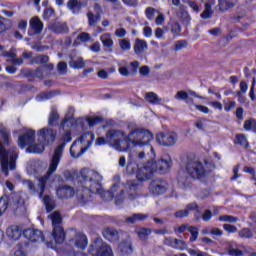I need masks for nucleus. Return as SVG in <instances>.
<instances>
[{
  "instance_id": "1",
  "label": "nucleus",
  "mask_w": 256,
  "mask_h": 256,
  "mask_svg": "<svg viewBox=\"0 0 256 256\" xmlns=\"http://www.w3.org/2000/svg\"><path fill=\"white\" fill-rule=\"evenodd\" d=\"M153 133L145 128H134L129 134L121 130H109L105 137L97 139V145H108L120 152H127L132 147H145L153 141Z\"/></svg>"
},
{
  "instance_id": "2",
  "label": "nucleus",
  "mask_w": 256,
  "mask_h": 256,
  "mask_svg": "<svg viewBox=\"0 0 256 256\" xmlns=\"http://www.w3.org/2000/svg\"><path fill=\"white\" fill-rule=\"evenodd\" d=\"M207 176V170L201 161L189 160L186 163L185 170L178 172V185L182 189H191L193 179H203Z\"/></svg>"
},
{
  "instance_id": "3",
  "label": "nucleus",
  "mask_w": 256,
  "mask_h": 256,
  "mask_svg": "<svg viewBox=\"0 0 256 256\" xmlns=\"http://www.w3.org/2000/svg\"><path fill=\"white\" fill-rule=\"evenodd\" d=\"M7 209H11L15 215L21 216L27 213L25 206V199L17 192L4 195L0 198V216L5 213Z\"/></svg>"
},
{
  "instance_id": "4",
  "label": "nucleus",
  "mask_w": 256,
  "mask_h": 256,
  "mask_svg": "<svg viewBox=\"0 0 256 256\" xmlns=\"http://www.w3.org/2000/svg\"><path fill=\"white\" fill-rule=\"evenodd\" d=\"M17 159H19V150H17V147H11L7 150L5 149L3 142L0 141V163L4 175H9V170L15 171L17 167Z\"/></svg>"
},
{
  "instance_id": "5",
  "label": "nucleus",
  "mask_w": 256,
  "mask_h": 256,
  "mask_svg": "<svg viewBox=\"0 0 256 256\" xmlns=\"http://www.w3.org/2000/svg\"><path fill=\"white\" fill-rule=\"evenodd\" d=\"M71 139V133L66 132L63 135V142L54 148V152L50 159L48 175H53V173L57 171V167L59 166V163L61 162V157H63V152L65 151V146L67 145V143H71Z\"/></svg>"
},
{
  "instance_id": "6",
  "label": "nucleus",
  "mask_w": 256,
  "mask_h": 256,
  "mask_svg": "<svg viewBox=\"0 0 256 256\" xmlns=\"http://www.w3.org/2000/svg\"><path fill=\"white\" fill-rule=\"evenodd\" d=\"M51 175L52 174H49L48 168L47 173L38 179V189L35 187V183L31 180H23L22 184L27 187L30 195H37L38 193L39 199H43V193H45V187H47V181H49V177H51Z\"/></svg>"
},
{
  "instance_id": "7",
  "label": "nucleus",
  "mask_w": 256,
  "mask_h": 256,
  "mask_svg": "<svg viewBox=\"0 0 256 256\" xmlns=\"http://www.w3.org/2000/svg\"><path fill=\"white\" fill-rule=\"evenodd\" d=\"M49 217L53 225L52 236L54 241L58 245H61V243H64L65 241V230H63V226H61L63 218H61V214L59 212H54L50 214Z\"/></svg>"
},
{
  "instance_id": "8",
  "label": "nucleus",
  "mask_w": 256,
  "mask_h": 256,
  "mask_svg": "<svg viewBox=\"0 0 256 256\" xmlns=\"http://www.w3.org/2000/svg\"><path fill=\"white\" fill-rule=\"evenodd\" d=\"M80 183H85V187L87 191L90 193H97V172L95 170L84 168L80 171V175L78 176Z\"/></svg>"
},
{
  "instance_id": "9",
  "label": "nucleus",
  "mask_w": 256,
  "mask_h": 256,
  "mask_svg": "<svg viewBox=\"0 0 256 256\" xmlns=\"http://www.w3.org/2000/svg\"><path fill=\"white\" fill-rule=\"evenodd\" d=\"M94 139H95V134H93V132H86L82 134L81 137L78 139V141H80V143H87V145L84 147H81L79 152H77L75 150V145H77V141H74L72 143V146L70 147L71 157H73L74 159H79V157H81V155H83V153H85V151H87V149L91 147Z\"/></svg>"
},
{
  "instance_id": "10",
  "label": "nucleus",
  "mask_w": 256,
  "mask_h": 256,
  "mask_svg": "<svg viewBox=\"0 0 256 256\" xmlns=\"http://www.w3.org/2000/svg\"><path fill=\"white\" fill-rule=\"evenodd\" d=\"M136 179L138 181H149L151 177H153V173H155V166L151 164V161L148 160L146 164L137 165Z\"/></svg>"
},
{
  "instance_id": "11",
  "label": "nucleus",
  "mask_w": 256,
  "mask_h": 256,
  "mask_svg": "<svg viewBox=\"0 0 256 256\" xmlns=\"http://www.w3.org/2000/svg\"><path fill=\"white\" fill-rule=\"evenodd\" d=\"M156 141L159 145H163V147H173L179 141V135L175 132H160L156 135Z\"/></svg>"
},
{
  "instance_id": "12",
  "label": "nucleus",
  "mask_w": 256,
  "mask_h": 256,
  "mask_svg": "<svg viewBox=\"0 0 256 256\" xmlns=\"http://www.w3.org/2000/svg\"><path fill=\"white\" fill-rule=\"evenodd\" d=\"M56 139L57 130L47 127L38 130V141H43L46 145H53Z\"/></svg>"
},
{
  "instance_id": "13",
  "label": "nucleus",
  "mask_w": 256,
  "mask_h": 256,
  "mask_svg": "<svg viewBox=\"0 0 256 256\" xmlns=\"http://www.w3.org/2000/svg\"><path fill=\"white\" fill-rule=\"evenodd\" d=\"M100 181H103V176H101L100 174H97V195L100 196L102 201H113V197H115V194H113V191H115V189H117V187H119V184L115 183L112 188L111 191H105L103 190V187L101 186Z\"/></svg>"
},
{
  "instance_id": "14",
  "label": "nucleus",
  "mask_w": 256,
  "mask_h": 256,
  "mask_svg": "<svg viewBox=\"0 0 256 256\" xmlns=\"http://www.w3.org/2000/svg\"><path fill=\"white\" fill-rule=\"evenodd\" d=\"M148 189L152 195H164L167 193V181L161 178L154 179L150 182Z\"/></svg>"
},
{
  "instance_id": "15",
  "label": "nucleus",
  "mask_w": 256,
  "mask_h": 256,
  "mask_svg": "<svg viewBox=\"0 0 256 256\" xmlns=\"http://www.w3.org/2000/svg\"><path fill=\"white\" fill-rule=\"evenodd\" d=\"M151 161V165H154V173L156 171H160L162 173H165L171 169V165H173V161L171 160V156L164 155L161 159L158 161Z\"/></svg>"
},
{
  "instance_id": "16",
  "label": "nucleus",
  "mask_w": 256,
  "mask_h": 256,
  "mask_svg": "<svg viewBox=\"0 0 256 256\" xmlns=\"http://www.w3.org/2000/svg\"><path fill=\"white\" fill-rule=\"evenodd\" d=\"M29 30L28 35L33 37V35H41L43 32V22L39 18V16H34L29 21Z\"/></svg>"
},
{
  "instance_id": "17",
  "label": "nucleus",
  "mask_w": 256,
  "mask_h": 256,
  "mask_svg": "<svg viewBox=\"0 0 256 256\" xmlns=\"http://www.w3.org/2000/svg\"><path fill=\"white\" fill-rule=\"evenodd\" d=\"M74 238L70 239V243H73L77 249H85L87 247V236L77 230L72 229L70 231Z\"/></svg>"
},
{
  "instance_id": "18",
  "label": "nucleus",
  "mask_w": 256,
  "mask_h": 256,
  "mask_svg": "<svg viewBox=\"0 0 256 256\" xmlns=\"http://www.w3.org/2000/svg\"><path fill=\"white\" fill-rule=\"evenodd\" d=\"M23 236L25 239H28V241H31L32 243H37V241H45V236H43V232L38 229L28 228L23 231Z\"/></svg>"
},
{
  "instance_id": "19",
  "label": "nucleus",
  "mask_w": 256,
  "mask_h": 256,
  "mask_svg": "<svg viewBox=\"0 0 256 256\" xmlns=\"http://www.w3.org/2000/svg\"><path fill=\"white\" fill-rule=\"evenodd\" d=\"M35 143V130H28L18 138V145L21 149Z\"/></svg>"
},
{
  "instance_id": "20",
  "label": "nucleus",
  "mask_w": 256,
  "mask_h": 256,
  "mask_svg": "<svg viewBox=\"0 0 256 256\" xmlns=\"http://www.w3.org/2000/svg\"><path fill=\"white\" fill-rule=\"evenodd\" d=\"M102 235L106 241L110 243H119L121 239V235L119 234V230L113 227H106L102 230Z\"/></svg>"
},
{
  "instance_id": "21",
  "label": "nucleus",
  "mask_w": 256,
  "mask_h": 256,
  "mask_svg": "<svg viewBox=\"0 0 256 256\" xmlns=\"http://www.w3.org/2000/svg\"><path fill=\"white\" fill-rule=\"evenodd\" d=\"M177 19L185 25L186 27L191 24V15L187 11V6L180 5V7L175 11Z\"/></svg>"
},
{
  "instance_id": "22",
  "label": "nucleus",
  "mask_w": 256,
  "mask_h": 256,
  "mask_svg": "<svg viewBox=\"0 0 256 256\" xmlns=\"http://www.w3.org/2000/svg\"><path fill=\"white\" fill-rule=\"evenodd\" d=\"M49 31H52V33H56L58 35H63L65 33H69V26H67V22H51L48 25Z\"/></svg>"
},
{
  "instance_id": "23",
  "label": "nucleus",
  "mask_w": 256,
  "mask_h": 256,
  "mask_svg": "<svg viewBox=\"0 0 256 256\" xmlns=\"http://www.w3.org/2000/svg\"><path fill=\"white\" fill-rule=\"evenodd\" d=\"M98 256H113V249L106 242H103L101 237L97 238Z\"/></svg>"
},
{
  "instance_id": "24",
  "label": "nucleus",
  "mask_w": 256,
  "mask_h": 256,
  "mask_svg": "<svg viewBox=\"0 0 256 256\" xmlns=\"http://www.w3.org/2000/svg\"><path fill=\"white\" fill-rule=\"evenodd\" d=\"M56 195L59 199H69V197H73L75 195V190L71 186H60L56 190Z\"/></svg>"
},
{
  "instance_id": "25",
  "label": "nucleus",
  "mask_w": 256,
  "mask_h": 256,
  "mask_svg": "<svg viewBox=\"0 0 256 256\" xmlns=\"http://www.w3.org/2000/svg\"><path fill=\"white\" fill-rule=\"evenodd\" d=\"M166 244L173 249H179V251H185L187 249V243L183 240H179L177 238H167Z\"/></svg>"
},
{
  "instance_id": "26",
  "label": "nucleus",
  "mask_w": 256,
  "mask_h": 256,
  "mask_svg": "<svg viewBox=\"0 0 256 256\" xmlns=\"http://www.w3.org/2000/svg\"><path fill=\"white\" fill-rule=\"evenodd\" d=\"M21 233H22L21 227L17 225L9 226L6 230L7 237H9L10 239H13L14 241H17L21 238Z\"/></svg>"
},
{
  "instance_id": "27",
  "label": "nucleus",
  "mask_w": 256,
  "mask_h": 256,
  "mask_svg": "<svg viewBox=\"0 0 256 256\" xmlns=\"http://www.w3.org/2000/svg\"><path fill=\"white\" fill-rule=\"evenodd\" d=\"M118 249L122 256L131 255L133 253V244L131 240H124L119 244Z\"/></svg>"
},
{
  "instance_id": "28",
  "label": "nucleus",
  "mask_w": 256,
  "mask_h": 256,
  "mask_svg": "<svg viewBox=\"0 0 256 256\" xmlns=\"http://www.w3.org/2000/svg\"><path fill=\"white\" fill-rule=\"evenodd\" d=\"M67 8L73 13V15H79L81 9H83V2L81 0H69L67 2Z\"/></svg>"
},
{
  "instance_id": "29",
  "label": "nucleus",
  "mask_w": 256,
  "mask_h": 256,
  "mask_svg": "<svg viewBox=\"0 0 256 256\" xmlns=\"http://www.w3.org/2000/svg\"><path fill=\"white\" fill-rule=\"evenodd\" d=\"M149 218V214H143V213H134L131 216L127 217L125 219V222L129 225H135L137 221H145V219Z\"/></svg>"
},
{
  "instance_id": "30",
  "label": "nucleus",
  "mask_w": 256,
  "mask_h": 256,
  "mask_svg": "<svg viewBox=\"0 0 256 256\" xmlns=\"http://www.w3.org/2000/svg\"><path fill=\"white\" fill-rule=\"evenodd\" d=\"M46 144L43 141H38V143L33 142L26 149L27 153H43L45 151Z\"/></svg>"
},
{
  "instance_id": "31",
  "label": "nucleus",
  "mask_w": 256,
  "mask_h": 256,
  "mask_svg": "<svg viewBox=\"0 0 256 256\" xmlns=\"http://www.w3.org/2000/svg\"><path fill=\"white\" fill-rule=\"evenodd\" d=\"M146 49H148L147 41L137 38L134 43V53L141 55Z\"/></svg>"
},
{
  "instance_id": "32",
  "label": "nucleus",
  "mask_w": 256,
  "mask_h": 256,
  "mask_svg": "<svg viewBox=\"0 0 256 256\" xmlns=\"http://www.w3.org/2000/svg\"><path fill=\"white\" fill-rule=\"evenodd\" d=\"M235 145H240V147H243L244 149H249V141L247 140V136L245 134H236L235 140H234Z\"/></svg>"
},
{
  "instance_id": "33",
  "label": "nucleus",
  "mask_w": 256,
  "mask_h": 256,
  "mask_svg": "<svg viewBox=\"0 0 256 256\" xmlns=\"http://www.w3.org/2000/svg\"><path fill=\"white\" fill-rule=\"evenodd\" d=\"M218 7L219 10L222 13H225V11H229V9H233V7H235V2H233V0H218Z\"/></svg>"
},
{
  "instance_id": "34",
  "label": "nucleus",
  "mask_w": 256,
  "mask_h": 256,
  "mask_svg": "<svg viewBox=\"0 0 256 256\" xmlns=\"http://www.w3.org/2000/svg\"><path fill=\"white\" fill-rule=\"evenodd\" d=\"M43 203H44L46 211L48 213H51V211H53V209H55V207H56L55 200L53 199V197H51L49 195H45L43 197Z\"/></svg>"
},
{
  "instance_id": "35",
  "label": "nucleus",
  "mask_w": 256,
  "mask_h": 256,
  "mask_svg": "<svg viewBox=\"0 0 256 256\" xmlns=\"http://www.w3.org/2000/svg\"><path fill=\"white\" fill-rule=\"evenodd\" d=\"M11 29V20L0 16V35H3V33H7Z\"/></svg>"
},
{
  "instance_id": "36",
  "label": "nucleus",
  "mask_w": 256,
  "mask_h": 256,
  "mask_svg": "<svg viewBox=\"0 0 256 256\" xmlns=\"http://www.w3.org/2000/svg\"><path fill=\"white\" fill-rule=\"evenodd\" d=\"M145 100L148 103H151V105H158V103H161V98H159V96L154 92H147Z\"/></svg>"
},
{
  "instance_id": "37",
  "label": "nucleus",
  "mask_w": 256,
  "mask_h": 256,
  "mask_svg": "<svg viewBox=\"0 0 256 256\" xmlns=\"http://www.w3.org/2000/svg\"><path fill=\"white\" fill-rule=\"evenodd\" d=\"M204 7L205 9L200 15L201 19H211L213 17V9L211 8V4L206 3Z\"/></svg>"
},
{
  "instance_id": "38",
  "label": "nucleus",
  "mask_w": 256,
  "mask_h": 256,
  "mask_svg": "<svg viewBox=\"0 0 256 256\" xmlns=\"http://www.w3.org/2000/svg\"><path fill=\"white\" fill-rule=\"evenodd\" d=\"M0 135L3 140L4 145H10V140H9V131L3 124H0Z\"/></svg>"
},
{
  "instance_id": "39",
  "label": "nucleus",
  "mask_w": 256,
  "mask_h": 256,
  "mask_svg": "<svg viewBox=\"0 0 256 256\" xmlns=\"http://www.w3.org/2000/svg\"><path fill=\"white\" fill-rule=\"evenodd\" d=\"M170 31L173 37H179L181 35V24L177 21L172 22L170 24Z\"/></svg>"
},
{
  "instance_id": "40",
  "label": "nucleus",
  "mask_w": 256,
  "mask_h": 256,
  "mask_svg": "<svg viewBox=\"0 0 256 256\" xmlns=\"http://www.w3.org/2000/svg\"><path fill=\"white\" fill-rule=\"evenodd\" d=\"M57 121H59V114L57 113V109L53 108L48 119V125L53 127L57 125Z\"/></svg>"
},
{
  "instance_id": "41",
  "label": "nucleus",
  "mask_w": 256,
  "mask_h": 256,
  "mask_svg": "<svg viewBox=\"0 0 256 256\" xmlns=\"http://www.w3.org/2000/svg\"><path fill=\"white\" fill-rule=\"evenodd\" d=\"M49 62V56L47 55H38L32 58L31 63L35 65H41L43 63Z\"/></svg>"
},
{
  "instance_id": "42",
  "label": "nucleus",
  "mask_w": 256,
  "mask_h": 256,
  "mask_svg": "<svg viewBox=\"0 0 256 256\" xmlns=\"http://www.w3.org/2000/svg\"><path fill=\"white\" fill-rule=\"evenodd\" d=\"M57 93L55 91H50V92H42L37 95V100L38 101H47L48 99H53Z\"/></svg>"
},
{
  "instance_id": "43",
  "label": "nucleus",
  "mask_w": 256,
  "mask_h": 256,
  "mask_svg": "<svg viewBox=\"0 0 256 256\" xmlns=\"http://www.w3.org/2000/svg\"><path fill=\"white\" fill-rule=\"evenodd\" d=\"M69 66L72 67V69H82V67H85V62L83 61V58H78L77 60L71 59L69 61Z\"/></svg>"
},
{
  "instance_id": "44",
  "label": "nucleus",
  "mask_w": 256,
  "mask_h": 256,
  "mask_svg": "<svg viewBox=\"0 0 256 256\" xmlns=\"http://www.w3.org/2000/svg\"><path fill=\"white\" fill-rule=\"evenodd\" d=\"M238 236L241 237V239H252L253 231H251L249 228H242L238 232Z\"/></svg>"
},
{
  "instance_id": "45",
  "label": "nucleus",
  "mask_w": 256,
  "mask_h": 256,
  "mask_svg": "<svg viewBox=\"0 0 256 256\" xmlns=\"http://www.w3.org/2000/svg\"><path fill=\"white\" fill-rule=\"evenodd\" d=\"M218 221H222L224 223H237L239 218L231 215H222L219 216Z\"/></svg>"
},
{
  "instance_id": "46",
  "label": "nucleus",
  "mask_w": 256,
  "mask_h": 256,
  "mask_svg": "<svg viewBox=\"0 0 256 256\" xmlns=\"http://www.w3.org/2000/svg\"><path fill=\"white\" fill-rule=\"evenodd\" d=\"M188 231L191 234L190 242L193 243L197 241V238L199 237V229L195 226L188 227Z\"/></svg>"
},
{
  "instance_id": "47",
  "label": "nucleus",
  "mask_w": 256,
  "mask_h": 256,
  "mask_svg": "<svg viewBox=\"0 0 256 256\" xmlns=\"http://www.w3.org/2000/svg\"><path fill=\"white\" fill-rule=\"evenodd\" d=\"M100 40L102 41V44L105 47L111 48L113 47V40L111 39V36L109 34H103L100 37Z\"/></svg>"
},
{
  "instance_id": "48",
  "label": "nucleus",
  "mask_w": 256,
  "mask_h": 256,
  "mask_svg": "<svg viewBox=\"0 0 256 256\" xmlns=\"http://www.w3.org/2000/svg\"><path fill=\"white\" fill-rule=\"evenodd\" d=\"M245 131H256V122L253 119L245 120L244 122Z\"/></svg>"
},
{
  "instance_id": "49",
  "label": "nucleus",
  "mask_w": 256,
  "mask_h": 256,
  "mask_svg": "<svg viewBox=\"0 0 256 256\" xmlns=\"http://www.w3.org/2000/svg\"><path fill=\"white\" fill-rule=\"evenodd\" d=\"M188 45L189 43L187 42V40H178L175 42L174 51H181L183 49H187Z\"/></svg>"
},
{
  "instance_id": "50",
  "label": "nucleus",
  "mask_w": 256,
  "mask_h": 256,
  "mask_svg": "<svg viewBox=\"0 0 256 256\" xmlns=\"http://www.w3.org/2000/svg\"><path fill=\"white\" fill-rule=\"evenodd\" d=\"M34 77H36V79H43L45 77V66L36 68L34 70Z\"/></svg>"
},
{
  "instance_id": "51",
  "label": "nucleus",
  "mask_w": 256,
  "mask_h": 256,
  "mask_svg": "<svg viewBox=\"0 0 256 256\" xmlns=\"http://www.w3.org/2000/svg\"><path fill=\"white\" fill-rule=\"evenodd\" d=\"M151 235V229L149 228H140L138 231V237L140 239H145V237H149Z\"/></svg>"
},
{
  "instance_id": "52",
  "label": "nucleus",
  "mask_w": 256,
  "mask_h": 256,
  "mask_svg": "<svg viewBox=\"0 0 256 256\" xmlns=\"http://www.w3.org/2000/svg\"><path fill=\"white\" fill-rule=\"evenodd\" d=\"M145 15L149 21H153V19H155V8L153 7L146 8Z\"/></svg>"
},
{
  "instance_id": "53",
  "label": "nucleus",
  "mask_w": 256,
  "mask_h": 256,
  "mask_svg": "<svg viewBox=\"0 0 256 256\" xmlns=\"http://www.w3.org/2000/svg\"><path fill=\"white\" fill-rule=\"evenodd\" d=\"M77 39L82 43H87L91 40V35L87 32H82L78 35Z\"/></svg>"
},
{
  "instance_id": "54",
  "label": "nucleus",
  "mask_w": 256,
  "mask_h": 256,
  "mask_svg": "<svg viewBox=\"0 0 256 256\" xmlns=\"http://www.w3.org/2000/svg\"><path fill=\"white\" fill-rule=\"evenodd\" d=\"M185 209L186 211H188V215L190 211H197V213H199V205L197 204V202L188 203Z\"/></svg>"
},
{
  "instance_id": "55",
  "label": "nucleus",
  "mask_w": 256,
  "mask_h": 256,
  "mask_svg": "<svg viewBox=\"0 0 256 256\" xmlns=\"http://www.w3.org/2000/svg\"><path fill=\"white\" fill-rule=\"evenodd\" d=\"M53 15H55V10L50 7V8H45L44 12H43V19H51V17H53Z\"/></svg>"
},
{
  "instance_id": "56",
  "label": "nucleus",
  "mask_w": 256,
  "mask_h": 256,
  "mask_svg": "<svg viewBox=\"0 0 256 256\" xmlns=\"http://www.w3.org/2000/svg\"><path fill=\"white\" fill-rule=\"evenodd\" d=\"M120 48L122 51H129L131 49V42L127 39L120 40Z\"/></svg>"
},
{
  "instance_id": "57",
  "label": "nucleus",
  "mask_w": 256,
  "mask_h": 256,
  "mask_svg": "<svg viewBox=\"0 0 256 256\" xmlns=\"http://www.w3.org/2000/svg\"><path fill=\"white\" fill-rule=\"evenodd\" d=\"M174 217H176V219H183L185 217H189V212L186 209L178 210L174 213Z\"/></svg>"
},
{
  "instance_id": "58",
  "label": "nucleus",
  "mask_w": 256,
  "mask_h": 256,
  "mask_svg": "<svg viewBox=\"0 0 256 256\" xmlns=\"http://www.w3.org/2000/svg\"><path fill=\"white\" fill-rule=\"evenodd\" d=\"M223 229L226 233H237L238 231L237 226L231 224H224Z\"/></svg>"
},
{
  "instance_id": "59",
  "label": "nucleus",
  "mask_w": 256,
  "mask_h": 256,
  "mask_svg": "<svg viewBox=\"0 0 256 256\" xmlns=\"http://www.w3.org/2000/svg\"><path fill=\"white\" fill-rule=\"evenodd\" d=\"M187 97H189V94L183 90L178 91L175 95V99H178V101H185Z\"/></svg>"
},
{
  "instance_id": "60",
  "label": "nucleus",
  "mask_w": 256,
  "mask_h": 256,
  "mask_svg": "<svg viewBox=\"0 0 256 256\" xmlns=\"http://www.w3.org/2000/svg\"><path fill=\"white\" fill-rule=\"evenodd\" d=\"M57 68L60 75H65V73H67V63L59 62Z\"/></svg>"
},
{
  "instance_id": "61",
  "label": "nucleus",
  "mask_w": 256,
  "mask_h": 256,
  "mask_svg": "<svg viewBox=\"0 0 256 256\" xmlns=\"http://www.w3.org/2000/svg\"><path fill=\"white\" fill-rule=\"evenodd\" d=\"M21 73L23 77H35V70L32 69H22Z\"/></svg>"
},
{
  "instance_id": "62",
  "label": "nucleus",
  "mask_w": 256,
  "mask_h": 256,
  "mask_svg": "<svg viewBox=\"0 0 256 256\" xmlns=\"http://www.w3.org/2000/svg\"><path fill=\"white\" fill-rule=\"evenodd\" d=\"M213 217V212L211 210H205L202 215V220L205 222L211 221V218Z\"/></svg>"
},
{
  "instance_id": "63",
  "label": "nucleus",
  "mask_w": 256,
  "mask_h": 256,
  "mask_svg": "<svg viewBox=\"0 0 256 256\" xmlns=\"http://www.w3.org/2000/svg\"><path fill=\"white\" fill-rule=\"evenodd\" d=\"M144 161H145V153L142 151L137 155L135 163L136 165H143Z\"/></svg>"
},
{
  "instance_id": "64",
  "label": "nucleus",
  "mask_w": 256,
  "mask_h": 256,
  "mask_svg": "<svg viewBox=\"0 0 256 256\" xmlns=\"http://www.w3.org/2000/svg\"><path fill=\"white\" fill-rule=\"evenodd\" d=\"M228 255H230V256H243L244 252H243V250L235 248L234 250H231V252Z\"/></svg>"
}]
</instances>
